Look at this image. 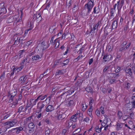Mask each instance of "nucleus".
I'll return each instance as SVG.
<instances>
[{
	"label": "nucleus",
	"instance_id": "f257e3e1",
	"mask_svg": "<svg viewBox=\"0 0 135 135\" xmlns=\"http://www.w3.org/2000/svg\"><path fill=\"white\" fill-rule=\"evenodd\" d=\"M88 2L84 6V8L87 10L86 15H88L91 11V9L94 5V0H88Z\"/></svg>",
	"mask_w": 135,
	"mask_h": 135
},
{
	"label": "nucleus",
	"instance_id": "f03ea898",
	"mask_svg": "<svg viewBox=\"0 0 135 135\" xmlns=\"http://www.w3.org/2000/svg\"><path fill=\"white\" fill-rule=\"evenodd\" d=\"M55 112V114L53 115V116L57 117L59 120H62L65 118V115L63 113L62 110H58Z\"/></svg>",
	"mask_w": 135,
	"mask_h": 135
},
{
	"label": "nucleus",
	"instance_id": "7ed1b4c3",
	"mask_svg": "<svg viewBox=\"0 0 135 135\" xmlns=\"http://www.w3.org/2000/svg\"><path fill=\"white\" fill-rule=\"evenodd\" d=\"M47 100V98H46L45 100L40 101L37 103V108L38 113L41 112L42 109L47 104L46 101Z\"/></svg>",
	"mask_w": 135,
	"mask_h": 135
},
{
	"label": "nucleus",
	"instance_id": "20e7f679",
	"mask_svg": "<svg viewBox=\"0 0 135 135\" xmlns=\"http://www.w3.org/2000/svg\"><path fill=\"white\" fill-rule=\"evenodd\" d=\"M102 55H104L103 59L104 60V61L105 62L109 61L112 57V56L111 55L107 54H104V52L102 54Z\"/></svg>",
	"mask_w": 135,
	"mask_h": 135
},
{
	"label": "nucleus",
	"instance_id": "39448f33",
	"mask_svg": "<svg viewBox=\"0 0 135 135\" xmlns=\"http://www.w3.org/2000/svg\"><path fill=\"white\" fill-rule=\"evenodd\" d=\"M27 110V108H25V105H20L19 106L17 113H19L21 112H25Z\"/></svg>",
	"mask_w": 135,
	"mask_h": 135
},
{
	"label": "nucleus",
	"instance_id": "423d86ee",
	"mask_svg": "<svg viewBox=\"0 0 135 135\" xmlns=\"http://www.w3.org/2000/svg\"><path fill=\"white\" fill-rule=\"evenodd\" d=\"M65 105L69 107L72 106L74 103V101L72 100L68 99L65 101Z\"/></svg>",
	"mask_w": 135,
	"mask_h": 135
},
{
	"label": "nucleus",
	"instance_id": "0eeeda50",
	"mask_svg": "<svg viewBox=\"0 0 135 135\" xmlns=\"http://www.w3.org/2000/svg\"><path fill=\"white\" fill-rule=\"evenodd\" d=\"M81 109L84 112L87 108V106L85 102H82L80 104Z\"/></svg>",
	"mask_w": 135,
	"mask_h": 135
},
{
	"label": "nucleus",
	"instance_id": "6e6552de",
	"mask_svg": "<svg viewBox=\"0 0 135 135\" xmlns=\"http://www.w3.org/2000/svg\"><path fill=\"white\" fill-rule=\"evenodd\" d=\"M9 93L10 94L11 98V100H13V98L17 94V91L16 90L14 89L10 91Z\"/></svg>",
	"mask_w": 135,
	"mask_h": 135
},
{
	"label": "nucleus",
	"instance_id": "1a4fd4ad",
	"mask_svg": "<svg viewBox=\"0 0 135 135\" xmlns=\"http://www.w3.org/2000/svg\"><path fill=\"white\" fill-rule=\"evenodd\" d=\"M98 27L95 25L94 24L93 25V27H91V29L90 32L89 33V34L90 35H92L93 33H94V31L95 30H97V31L98 30Z\"/></svg>",
	"mask_w": 135,
	"mask_h": 135
},
{
	"label": "nucleus",
	"instance_id": "9d476101",
	"mask_svg": "<svg viewBox=\"0 0 135 135\" xmlns=\"http://www.w3.org/2000/svg\"><path fill=\"white\" fill-rule=\"evenodd\" d=\"M23 128L22 127H20L12 129H11V131H13L14 130H16V133L18 134L21 131L23 130Z\"/></svg>",
	"mask_w": 135,
	"mask_h": 135
},
{
	"label": "nucleus",
	"instance_id": "9b49d317",
	"mask_svg": "<svg viewBox=\"0 0 135 135\" xmlns=\"http://www.w3.org/2000/svg\"><path fill=\"white\" fill-rule=\"evenodd\" d=\"M54 109V108L53 106L49 105L46 107V110L47 112H50L53 110Z\"/></svg>",
	"mask_w": 135,
	"mask_h": 135
},
{
	"label": "nucleus",
	"instance_id": "f8f14e48",
	"mask_svg": "<svg viewBox=\"0 0 135 135\" xmlns=\"http://www.w3.org/2000/svg\"><path fill=\"white\" fill-rule=\"evenodd\" d=\"M123 126V124L122 123L117 122L115 126L116 130L117 131L120 130L122 129Z\"/></svg>",
	"mask_w": 135,
	"mask_h": 135
},
{
	"label": "nucleus",
	"instance_id": "ddd939ff",
	"mask_svg": "<svg viewBox=\"0 0 135 135\" xmlns=\"http://www.w3.org/2000/svg\"><path fill=\"white\" fill-rule=\"evenodd\" d=\"M118 22L117 21L115 20L113 21L111 28L112 29H114L117 27Z\"/></svg>",
	"mask_w": 135,
	"mask_h": 135
},
{
	"label": "nucleus",
	"instance_id": "4468645a",
	"mask_svg": "<svg viewBox=\"0 0 135 135\" xmlns=\"http://www.w3.org/2000/svg\"><path fill=\"white\" fill-rule=\"evenodd\" d=\"M65 124L66 127L69 128L73 125V123L70 120H68L66 121Z\"/></svg>",
	"mask_w": 135,
	"mask_h": 135
},
{
	"label": "nucleus",
	"instance_id": "2eb2a0df",
	"mask_svg": "<svg viewBox=\"0 0 135 135\" xmlns=\"http://www.w3.org/2000/svg\"><path fill=\"white\" fill-rule=\"evenodd\" d=\"M3 125L4 126H6V129L12 127L9 121L4 123L3 124Z\"/></svg>",
	"mask_w": 135,
	"mask_h": 135
},
{
	"label": "nucleus",
	"instance_id": "dca6fc26",
	"mask_svg": "<svg viewBox=\"0 0 135 135\" xmlns=\"http://www.w3.org/2000/svg\"><path fill=\"white\" fill-rule=\"evenodd\" d=\"M41 59V57L38 55H33L32 56V60L33 61L40 60Z\"/></svg>",
	"mask_w": 135,
	"mask_h": 135
},
{
	"label": "nucleus",
	"instance_id": "f3484780",
	"mask_svg": "<svg viewBox=\"0 0 135 135\" xmlns=\"http://www.w3.org/2000/svg\"><path fill=\"white\" fill-rule=\"evenodd\" d=\"M56 29L55 26L53 25L51 26L49 28V32L51 33H52L54 31H55Z\"/></svg>",
	"mask_w": 135,
	"mask_h": 135
},
{
	"label": "nucleus",
	"instance_id": "a211bd4d",
	"mask_svg": "<svg viewBox=\"0 0 135 135\" xmlns=\"http://www.w3.org/2000/svg\"><path fill=\"white\" fill-rule=\"evenodd\" d=\"M42 47V49L43 50H45L49 46V45H47L46 46L45 44V42L44 41H43L41 44Z\"/></svg>",
	"mask_w": 135,
	"mask_h": 135
},
{
	"label": "nucleus",
	"instance_id": "6ab92c4d",
	"mask_svg": "<svg viewBox=\"0 0 135 135\" xmlns=\"http://www.w3.org/2000/svg\"><path fill=\"white\" fill-rule=\"evenodd\" d=\"M75 90H74L73 88H71L70 89L68 90V91H66V95L67 96L68 95H70L74 93Z\"/></svg>",
	"mask_w": 135,
	"mask_h": 135
},
{
	"label": "nucleus",
	"instance_id": "aec40b11",
	"mask_svg": "<svg viewBox=\"0 0 135 135\" xmlns=\"http://www.w3.org/2000/svg\"><path fill=\"white\" fill-rule=\"evenodd\" d=\"M85 89L88 92H90L91 93H93V89L90 86L88 85L86 88Z\"/></svg>",
	"mask_w": 135,
	"mask_h": 135
},
{
	"label": "nucleus",
	"instance_id": "412c9836",
	"mask_svg": "<svg viewBox=\"0 0 135 135\" xmlns=\"http://www.w3.org/2000/svg\"><path fill=\"white\" fill-rule=\"evenodd\" d=\"M125 71L127 74L130 75H132V72L131 70V69L129 68H127L126 69Z\"/></svg>",
	"mask_w": 135,
	"mask_h": 135
},
{
	"label": "nucleus",
	"instance_id": "4be33fe9",
	"mask_svg": "<svg viewBox=\"0 0 135 135\" xmlns=\"http://www.w3.org/2000/svg\"><path fill=\"white\" fill-rule=\"evenodd\" d=\"M75 114L77 117L81 118V119H83V113H81L80 111H78Z\"/></svg>",
	"mask_w": 135,
	"mask_h": 135
},
{
	"label": "nucleus",
	"instance_id": "5701e85b",
	"mask_svg": "<svg viewBox=\"0 0 135 135\" xmlns=\"http://www.w3.org/2000/svg\"><path fill=\"white\" fill-rule=\"evenodd\" d=\"M54 36L51 38L50 43V44H51L52 45H54L57 41V38L54 41Z\"/></svg>",
	"mask_w": 135,
	"mask_h": 135
},
{
	"label": "nucleus",
	"instance_id": "b1692460",
	"mask_svg": "<svg viewBox=\"0 0 135 135\" xmlns=\"http://www.w3.org/2000/svg\"><path fill=\"white\" fill-rule=\"evenodd\" d=\"M73 18L72 17H71L70 16L68 15V16H65L64 18L63 19L64 22H65L66 21V20L67 19L68 22H70V20L71 18Z\"/></svg>",
	"mask_w": 135,
	"mask_h": 135
},
{
	"label": "nucleus",
	"instance_id": "393cba45",
	"mask_svg": "<svg viewBox=\"0 0 135 135\" xmlns=\"http://www.w3.org/2000/svg\"><path fill=\"white\" fill-rule=\"evenodd\" d=\"M77 116H76V114H75L71 116L70 119V120L75 122L77 121Z\"/></svg>",
	"mask_w": 135,
	"mask_h": 135
},
{
	"label": "nucleus",
	"instance_id": "a878e982",
	"mask_svg": "<svg viewBox=\"0 0 135 135\" xmlns=\"http://www.w3.org/2000/svg\"><path fill=\"white\" fill-rule=\"evenodd\" d=\"M100 12V9L99 8V6L98 7H95L94 8V10L93 12L94 13L98 14Z\"/></svg>",
	"mask_w": 135,
	"mask_h": 135
},
{
	"label": "nucleus",
	"instance_id": "bb28decb",
	"mask_svg": "<svg viewBox=\"0 0 135 135\" xmlns=\"http://www.w3.org/2000/svg\"><path fill=\"white\" fill-rule=\"evenodd\" d=\"M9 122L12 127H13L16 124L17 122V121L16 120L14 119L11 120Z\"/></svg>",
	"mask_w": 135,
	"mask_h": 135
},
{
	"label": "nucleus",
	"instance_id": "cd10ccee",
	"mask_svg": "<svg viewBox=\"0 0 135 135\" xmlns=\"http://www.w3.org/2000/svg\"><path fill=\"white\" fill-rule=\"evenodd\" d=\"M13 21V17H10L7 20V22L8 23H12Z\"/></svg>",
	"mask_w": 135,
	"mask_h": 135
},
{
	"label": "nucleus",
	"instance_id": "c85d7f7f",
	"mask_svg": "<svg viewBox=\"0 0 135 135\" xmlns=\"http://www.w3.org/2000/svg\"><path fill=\"white\" fill-rule=\"evenodd\" d=\"M27 78L26 77V76H25L24 75L23 76H22L19 79V81L20 82H21L22 81V82H24L26 80Z\"/></svg>",
	"mask_w": 135,
	"mask_h": 135
},
{
	"label": "nucleus",
	"instance_id": "c756f323",
	"mask_svg": "<svg viewBox=\"0 0 135 135\" xmlns=\"http://www.w3.org/2000/svg\"><path fill=\"white\" fill-rule=\"evenodd\" d=\"M112 77L114 78V79H115V80L119 76V74L117 73L112 74Z\"/></svg>",
	"mask_w": 135,
	"mask_h": 135
},
{
	"label": "nucleus",
	"instance_id": "7c9ffc66",
	"mask_svg": "<svg viewBox=\"0 0 135 135\" xmlns=\"http://www.w3.org/2000/svg\"><path fill=\"white\" fill-rule=\"evenodd\" d=\"M109 82L111 84H113L114 83H116L117 82L116 80H115V79H114L112 77V78H109Z\"/></svg>",
	"mask_w": 135,
	"mask_h": 135
},
{
	"label": "nucleus",
	"instance_id": "2f4dec72",
	"mask_svg": "<svg viewBox=\"0 0 135 135\" xmlns=\"http://www.w3.org/2000/svg\"><path fill=\"white\" fill-rule=\"evenodd\" d=\"M32 117L30 116L26 118V119L24 121V124H26L31 119Z\"/></svg>",
	"mask_w": 135,
	"mask_h": 135
},
{
	"label": "nucleus",
	"instance_id": "473e14b6",
	"mask_svg": "<svg viewBox=\"0 0 135 135\" xmlns=\"http://www.w3.org/2000/svg\"><path fill=\"white\" fill-rule=\"evenodd\" d=\"M47 97V95H41L38 96V97L39 98V100H44Z\"/></svg>",
	"mask_w": 135,
	"mask_h": 135
},
{
	"label": "nucleus",
	"instance_id": "72a5a7b5",
	"mask_svg": "<svg viewBox=\"0 0 135 135\" xmlns=\"http://www.w3.org/2000/svg\"><path fill=\"white\" fill-rule=\"evenodd\" d=\"M6 12V9L4 7H0V13L2 14Z\"/></svg>",
	"mask_w": 135,
	"mask_h": 135
},
{
	"label": "nucleus",
	"instance_id": "f704fd0d",
	"mask_svg": "<svg viewBox=\"0 0 135 135\" xmlns=\"http://www.w3.org/2000/svg\"><path fill=\"white\" fill-rule=\"evenodd\" d=\"M30 102L31 103V104L32 105V107L35 105L36 103V102L35 101L34 99H30Z\"/></svg>",
	"mask_w": 135,
	"mask_h": 135
},
{
	"label": "nucleus",
	"instance_id": "c9c22d12",
	"mask_svg": "<svg viewBox=\"0 0 135 135\" xmlns=\"http://www.w3.org/2000/svg\"><path fill=\"white\" fill-rule=\"evenodd\" d=\"M23 37H21L18 40V42L20 44L21 46L23 44Z\"/></svg>",
	"mask_w": 135,
	"mask_h": 135
},
{
	"label": "nucleus",
	"instance_id": "e433bc0d",
	"mask_svg": "<svg viewBox=\"0 0 135 135\" xmlns=\"http://www.w3.org/2000/svg\"><path fill=\"white\" fill-rule=\"evenodd\" d=\"M36 20L37 21H41L42 19V17L39 13L37 14Z\"/></svg>",
	"mask_w": 135,
	"mask_h": 135
},
{
	"label": "nucleus",
	"instance_id": "4c0bfd02",
	"mask_svg": "<svg viewBox=\"0 0 135 135\" xmlns=\"http://www.w3.org/2000/svg\"><path fill=\"white\" fill-rule=\"evenodd\" d=\"M28 127L29 128L33 129L35 127V125L33 123H30L29 124Z\"/></svg>",
	"mask_w": 135,
	"mask_h": 135
},
{
	"label": "nucleus",
	"instance_id": "58836bf2",
	"mask_svg": "<svg viewBox=\"0 0 135 135\" xmlns=\"http://www.w3.org/2000/svg\"><path fill=\"white\" fill-rule=\"evenodd\" d=\"M117 115L118 117V119H120L123 115L122 113L120 111H118V113Z\"/></svg>",
	"mask_w": 135,
	"mask_h": 135
},
{
	"label": "nucleus",
	"instance_id": "ea45409f",
	"mask_svg": "<svg viewBox=\"0 0 135 135\" xmlns=\"http://www.w3.org/2000/svg\"><path fill=\"white\" fill-rule=\"evenodd\" d=\"M50 133V129L48 128H46L45 129V135H49Z\"/></svg>",
	"mask_w": 135,
	"mask_h": 135
},
{
	"label": "nucleus",
	"instance_id": "a19ab883",
	"mask_svg": "<svg viewBox=\"0 0 135 135\" xmlns=\"http://www.w3.org/2000/svg\"><path fill=\"white\" fill-rule=\"evenodd\" d=\"M27 57H26L24 59H23L22 62H21V65H24V64L25 62L26 63V64H27V63H29L28 62H27Z\"/></svg>",
	"mask_w": 135,
	"mask_h": 135
},
{
	"label": "nucleus",
	"instance_id": "79ce46f5",
	"mask_svg": "<svg viewBox=\"0 0 135 135\" xmlns=\"http://www.w3.org/2000/svg\"><path fill=\"white\" fill-rule=\"evenodd\" d=\"M80 131V129L79 128H78L74 131L73 133V135H75L78 133H79Z\"/></svg>",
	"mask_w": 135,
	"mask_h": 135
},
{
	"label": "nucleus",
	"instance_id": "37998d69",
	"mask_svg": "<svg viewBox=\"0 0 135 135\" xmlns=\"http://www.w3.org/2000/svg\"><path fill=\"white\" fill-rule=\"evenodd\" d=\"M17 99H16V101H20V100L22 98V95L21 94H20L17 97Z\"/></svg>",
	"mask_w": 135,
	"mask_h": 135
},
{
	"label": "nucleus",
	"instance_id": "c03bdc74",
	"mask_svg": "<svg viewBox=\"0 0 135 135\" xmlns=\"http://www.w3.org/2000/svg\"><path fill=\"white\" fill-rule=\"evenodd\" d=\"M24 51L23 50H21L19 52V59H20L23 56V52Z\"/></svg>",
	"mask_w": 135,
	"mask_h": 135
},
{
	"label": "nucleus",
	"instance_id": "a18cd8bd",
	"mask_svg": "<svg viewBox=\"0 0 135 135\" xmlns=\"http://www.w3.org/2000/svg\"><path fill=\"white\" fill-rule=\"evenodd\" d=\"M124 3V0H122L119 5V10H120L122 8V6H123Z\"/></svg>",
	"mask_w": 135,
	"mask_h": 135
},
{
	"label": "nucleus",
	"instance_id": "49530a36",
	"mask_svg": "<svg viewBox=\"0 0 135 135\" xmlns=\"http://www.w3.org/2000/svg\"><path fill=\"white\" fill-rule=\"evenodd\" d=\"M124 47H124V46H120V48L119 50V51H126Z\"/></svg>",
	"mask_w": 135,
	"mask_h": 135
},
{
	"label": "nucleus",
	"instance_id": "de8ad7c7",
	"mask_svg": "<svg viewBox=\"0 0 135 135\" xmlns=\"http://www.w3.org/2000/svg\"><path fill=\"white\" fill-rule=\"evenodd\" d=\"M115 70V72L117 73L119 72L121 70V68L118 66H117Z\"/></svg>",
	"mask_w": 135,
	"mask_h": 135
},
{
	"label": "nucleus",
	"instance_id": "09e8293b",
	"mask_svg": "<svg viewBox=\"0 0 135 135\" xmlns=\"http://www.w3.org/2000/svg\"><path fill=\"white\" fill-rule=\"evenodd\" d=\"M31 106L32 107V105L31 104L30 102H27V105L26 106H25V108H26L27 110L28 108Z\"/></svg>",
	"mask_w": 135,
	"mask_h": 135
},
{
	"label": "nucleus",
	"instance_id": "8fccbe9b",
	"mask_svg": "<svg viewBox=\"0 0 135 135\" xmlns=\"http://www.w3.org/2000/svg\"><path fill=\"white\" fill-rule=\"evenodd\" d=\"M101 22L102 21L101 20H100V21H99L97 23L95 24L98 27H100L101 26Z\"/></svg>",
	"mask_w": 135,
	"mask_h": 135
},
{
	"label": "nucleus",
	"instance_id": "3c124183",
	"mask_svg": "<svg viewBox=\"0 0 135 135\" xmlns=\"http://www.w3.org/2000/svg\"><path fill=\"white\" fill-rule=\"evenodd\" d=\"M5 76V73L4 72L3 73L1 74L0 76V78L1 80H3Z\"/></svg>",
	"mask_w": 135,
	"mask_h": 135
},
{
	"label": "nucleus",
	"instance_id": "603ef678",
	"mask_svg": "<svg viewBox=\"0 0 135 135\" xmlns=\"http://www.w3.org/2000/svg\"><path fill=\"white\" fill-rule=\"evenodd\" d=\"M19 16L18 15H16L15 16L13 17V21H14V23L15 22L16 23V22H17V20Z\"/></svg>",
	"mask_w": 135,
	"mask_h": 135
},
{
	"label": "nucleus",
	"instance_id": "864d4df0",
	"mask_svg": "<svg viewBox=\"0 0 135 135\" xmlns=\"http://www.w3.org/2000/svg\"><path fill=\"white\" fill-rule=\"evenodd\" d=\"M109 66H105L104 67V69L103 70V72L105 73V72L107 71H108V70L109 68Z\"/></svg>",
	"mask_w": 135,
	"mask_h": 135
},
{
	"label": "nucleus",
	"instance_id": "5fc2aeb1",
	"mask_svg": "<svg viewBox=\"0 0 135 135\" xmlns=\"http://www.w3.org/2000/svg\"><path fill=\"white\" fill-rule=\"evenodd\" d=\"M59 41H58V40H57V41L56 42V43H55V48L56 49L58 47L59 45Z\"/></svg>",
	"mask_w": 135,
	"mask_h": 135
},
{
	"label": "nucleus",
	"instance_id": "6e6d98bb",
	"mask_svg": "<svg viewBox=\"0 0 135 135\" xmlns=\"http://www.w3.org/2000/svg\"><path fill=\"white\" fill-rule=\"evenodd\" d=\"M130 117V116L128 115H125L122 117V119L124 120H126L128 119Z\"/></svg>",
	"mask_w": 135,
	"mask_h": 135
},
{
	"label": "nucleus",
	"instance_id": "4d7b16f0",
	"mask_svg": "<svg viewBox=\"0 0 135 135\" xmlns=\"http://www.w3.org/2000/svg\"><path fill=\"white\" fill-rule=\"evenodd\" d=\"M69 60L67 59H66L63 61V64L64 65H66L69 62Z\"/></svg>",
	"mask_w": 135,
	"mask_h": 135
},
{
	"label": "nucleus",
	"instance_id": "13d9d810",
	"mask_svg": "<svg viewBox=\"0 0 135 135\" xmlns=\"http://www.w3.org/2000/svg\"><path fill=\"white\" fill-rule=\"evenodd\" d=\"M54 95V94H51V95H50L47 98V99H49V103L50 102V100H51V98Z\"/></svg>",
	"mask_w": 135,
	"mask_h": 135
},
{
	"label": "nucleus",
	"instance_id": "bf43d9fd",
	"mask_svg": "<svg viewBox=\"0 0 135 135\" xmlns=\"http://www.w3.org/2000/svg\"><path fill=\"white\" fill-rule=\"evenodd\" d=\"M131 42H129L127 44V45L124 47L126 50L129 48L131 45Z\"/></svg>",
	"mask_w": 135,
	"mask_h": 135
},
{
	"label": "nucleus",
	"instance_id": "052dcab7",
	"mask_svg": "<svg viewBox=\"0 0 135 135\" xmlns=\"http://www.w3.org/2000/svg\"><path fill=\"white\" fill-rule=\"evenodd\" d=\"M56 73L57 74H64V73L62 71V70H58L56 72Z\"/></svg>",
	"mask_w": 135,
	"mask_h": 135
},
{
	"label": "nucleus",
	"instance_id": "680f3d73",
	"mask_svg": "<svg viewBox=\"0 0 135 135\" xmlns=\"http://www.w3.org/2000/svg\"><path fill=\"white\" fill-rule=\"evenodd\" d=\"M84 50V47H81V48L79 51V54H81L82 53V52H83V51Z\"/></svg>",
	"mask_w": 135,
	"mask_h": 135
},
{
	"label": "nucleus",
	"instance_id": "e2e57ef3",
	"mask_svg": "<svg viewBox=\"0 0 135 135\" xmlns=\"http://www.w3.org/2000/svg\"><path fill=\"white\" fill-rule=\"evenodd\" d=\"M33 41L32 40H30L29 41H28L26 44V46H28L30 45L31 43Z\"/></svg>",
	"mask_w": 135,
	"mask_h": 135
},
{
	"label": "nucleus",
	"instance_id": "0e129e2a",
	"mask_svg": "<svg viewBox=\"0 0 135 135\" xmlns=\"http://www.w3.org/2000/svg\"><path fill=\"white\" fill-rule=\"evenodd\" d=\"M18 38L17 37L16 38H15V41L14 42V44L16 45L18 44L19 43L18 41Z\"/></svg>",
	"mask_w": 135,
	"mask_h": 135
},
{
	"label": "nucleus",
	"instance_id": "69168bd1",
	"mask_svg": "<svg viewBox=\"0 0 135 135\" xmlns=\"http://www.w3.org/2000/svg\"><path fill=\"white\" fill-rule=\"evenodd\" d=\"M111 16H113V15L114 14V12H115V10H114V9H113V8H111Z\"/></svg>",
	"mask_w": 135,
	"mask_h": 135
},
{
	"label": "nucleus",
	"instance_id": "338daca9",
	"mask_svg": "<svg viewBox=\"0 0 135 135\" xmlns=\"http://www.w3.org/2000/svg\"><path fill=\"white\" fill-rule=\"evenodd\" d=\"M131 106L132 108H135V102H131Z\"/></svg>",
	"mask_w": 135,
	"mask_h": 135
},
{
	"label": "nucleus",
	"instance_id": "774afa93",
	"mask_svg": "<svg viewBox=\"0 0 135 135\" xmlns=\"http://www.w3.org/2000/svg\"><path fill=\"white\" fill-rule=\"evenodd\" d=\"M95 113L98 116H99L100 115V111L98 110H96L95 112Z\"/></svg>",
	"mask_w": 135,
	"mask_h": 135
}]
</instances>
